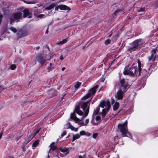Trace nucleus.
<instances>
[{
  "label": "nucleus",
  "instance_id": "f8f14e48",
  "mask_svg": "<svg viewBox=\"0 0 158 158\" xmlns=\"http://www.w3.org/2000/svg\"><path fill=\"white\" fill-rule=\"evenodd\" d=\"M59 151L63 155L67 154L69 153V149L67 148H59Z\"/></svg>",
  "mask_w": 158,
  "mask_h": 158
},
{
  "label": "nucleus",
  "instance_id": "a19ab883",
  "mask_svg": "<svg viewBox=\"0 0 158 158\" xmlns=\"http://www.w3.org/2000/svg\"><path fill=\"white\" fill-rule=\"evenodd\" d=\"M100 119V117L99 116H97L96 117V120L97 121L99 120Z\"/></svg>",
  "mask_w": 158,
  "mask_h": 158
},
{
  "label": "nucleus",
  "instance_id": "052dcab7",
  "mask_svg": "<svg viewBox=\"0 0 158 158\" xmlns=\"http://www.w3.org/2000/svg\"><path fill=\"white\" fill-rule=\"evenodd\" d=\"M131 85H129V88H130V86H131Z\"/></svg>",
  "mask_w": 158,
  "mask_h": 158
},
{
  "label": "nucleus",
  "instance_id": "b1692460",
  "mask_svg": "<svg viewBox=\"0 0 158 158\" xmlns=\"http://www.w3.org/2000/svg\"><path fill=\"white\" fill-rule=\"evenodd\" d=\"M125 82H126V81L124 79H122L120 80V83H121V84L122 85V87L123 86V87L126 86L127 87V86H124V85H125Z\"/></svg>",
  "mask_w": 158,
  "mask_h": 158
},
{
  "label": "nucleus",
  "instance_id": "c03bdc74",
  "mask_svg": "<svg viewBox=\"0 0 158 158\" xmlns=\"http://www.w3.org/2000/svg\"><path fill=\"white\" fill-rule=\"evenodd\" d=\"M66 134V132L65 131H64L63 133L61 134V136L62 137H63Z\"/></svg>",
  "mask_w": 158,
  "mask_h": 158
},
{
  "label": "nucleus",
  "instance_id": "f704fd0d",
  "mask_svg": "<svg viewBox=\"0 0 158 158\" xmlns=\"http://www.w3.org/2000/svg\"><path fill=\"white\" fill-rule=\"evenodd\" d=\"M39 132V130L38 129H36L34 130V135L33 137L37 133H38Z\"/></svg>",
  "mask_w": 158,
  "mask_h": 158
},
{
  "label": "nucleus",
  "instance_id": "de8ad7c7",
  "mask_svg": "<svg viewBox=\"0 0 158 158\" xmlns=\"http://www.w3.org/2000/svg\"><path fill=\"white\" fill-rule=\"evenodd\" d=\"M59 9V7H58V6L56 7L55 8V10H58Z\"/></svg>",
  "mask_w": 158,
  "mask_h": 158
},
{
  "label": "nucleus",
  "instance_id": "4d7b16f0",
  "mask_svg": "<svg viewBox=\"0 0 158 158\" xmlns=\"http://www.w3.org/2000/svg\"><path fill=\"white\" fill-rule=\"evenodd\" d=\"M31 18V15H29L28 16V18Z\"/></svg>",
  "mask_w": 158,
  "mask_h": 158
},
{
  "label": "nucleus",
  "instance_id": "dca6fc26",
  "mask_svg": "<svg viewBox=\"0 0 158 158\" xmlns=\"http://www.w3.org/2000/svg\"><path fill=\"white\" fill-rule=\"evenodd\" d=\"M56 5L55 4L52 3L50 4L48 6L45 8V9L46 10H49L55 6Z\"/></svg>",
  "mask_w": 158,
  "mask_h": 158
},
{
  "label": "nucleus",
  "instance_id": "a18cd8bd",
  "mask_svg": "<svg viewBox=\"0 0 158 158\" xmlns=\"http://www.w3.org/2000/svg\"><path fill=\"white\" fill-rule=\"evenodd\" d=\"M129 138H130L131 139H133L132 136L130 132H129Z\"/></svg>",
  "mask_w": 158,
  "mask_h": 158
},
{
  "label": "nucleus",
  "instance_id": "2f4dec72",
  "mask_svg": "<svg viewBox=\"0 0 158 158\" xmlns=\"http://www.w3.org/2000/svg\"><path fill=\"white\" fill-rule=\"evenodd\" d=\"M99 110V109L98 108H96V110L94 112V114L96 115L98 114Z\"/></svg>",
  "mask_w": 158,
  "mask_h": 158
},
{
  "label": "nucleus",
  "instance_id": "58836bf2",
  "mask_svg": "<svg viewBox=\"0 0 158 158\" xmlns=\"http://www.w3.org/2000/svg\"><path fill=\"white\" fill-rule=\"evenodd\" d=\"M44 15L40 14L37 16V17L40 18H42Z\"/></svg>",
  "mask_w": 158,
  "mask_h": 158
},
{
  "label": "nucleus",
  "instance_id": "7c9ffc66",
  "mask_svg": "<svg viewBox=\"0 0 158 158\" xmlns=\"http://www.w3.org/2000/svg\"><path fill=\"white\" fill-rule=\"evenodd\" d=\"M145 11V8H141L139 9L138 10V12L139 13H140L141 12H143Z\"/></svg>",
  "mask_w": 158,
  "mask_h": 158
},
{
  "label": "nucleus",
  "instance_id": "393cba45",
  "mask_svg": "<svg viewBox=\"0 0 158 158\" xmlns=\"http://www.w3.org/2000/svg\"><path fill=\"white\" fill-rule=\"evenodd\" d=\"M81 85V83L77 82L74 85V87L76 89H77Z\"/></svg>",
  "mask_w": 158,
  "mask_h": 158
},
{
  "label": "nucleus",
  "instance_id": "ea45409f",
  "mask_svg": "<svg viewBox=\"0 0 158 158\" xmlns=\"http://www.w3.org/2000/svg\"><path fill=\"white\" fill-rule=\"evenodd\" d=\"M85 156L84 155L83 156H78V158H85Z\"/></svg>",
  "mask_w": 158,
  "mask_h": 158
},
{
  "label": "nucleus",
  "instance_id": "4c0bfd02",
  "mask_svg": "<svg viewBox=\"0 0 158 158\" xmlns=\"http://www.w3.org/2000/svg\"><path fill=\"white\" fill-rule=\"evenodd\" d=\"M155 6L156 8L158 7V0H156V2L155 3Z\"/></svg>",
  "mask_w": 158,
  "mask_h": 158
},
{
  "label": "nucleus",
  "instance_id": "72a5a7b5",
  "mask_svg": "<svg viewBox=\"0 0 158 158\" xmlns=\"http://www.w3.org/2000/svg\"><path fill=\"white\" fill-rule=\"evenodd\" d=\"M98 135V134L97 133H94L93 134L92 137L94 139H96Z\"/></svg>",
  "mask_w": 158,
  "mask_h": 158
},
{
  "label": "nucleus",
  "instance_id": "13d9d810",
  "mask_svg": "<svg viewBox=\"0 0 158 158\" xmlns=\"http://www.w3.org/2000/svg\"><path fill=\"white\" fill-rule=\"evenodd\" d=\"M133 109V106H131V110L132 111Z\"/></svg>",
  "mask_w": 158,
  "mask_h": 158
},
{
  "label": "nucleus",
  "instance_id": "8fccbe9b",
  "mask_svg": "<svg viewBox=\"0 0 158 158\" xmlns=\"http://www.w3.org/2000/svg\"><path fill=\"white\" fill-rule=\"evenodd\" d=\"M2 132L0 133V139H1L2 137Z\"/></svg>",
  "mask_w": 158,
  "mask_h": 158
},
{
  "label": "nucleus",
  "instance_id": "4be33fe9",
  "mask_svg": "<svg viewBox=\"0 0 158 158\" xmlns=\"http://www.w3.org/2000/svg\"><path fill=\"white\" fill-rule=\"evenodd\" d=\"M54 65L52 63H50V65L48 66L47 67V69L48 71H49L51 70L54 68Z\"/></svg>",
  "mask_w": 158,
  "mask_h": 158
},
{
  "label": "nucleus",
  "instance_id": "39448f33",
  "mask_svg": "<svg viewBox=\"0 0 158 158\" xmlns=\"http://www.w3.org/2000/svg\"><path fill=\"white\" fill-rule=\"evenodd\" d=\"M157 50V48H156L151 50V55L149 56L148 58V64L149 65L148 70L150 69V68L152 66L151 64L152 63L158 59V53H156Z\"/></svg>",
  "mask_w": 158,
  "mask_h": 158
},
{
  "label": "nucleus",
  "instance_id": "1a4fd4ad",
  "mask_svg": "<svg viewBox=\"0 0 158 158\" xmlns=\"http://www.w3.org/2000/svg\"><path fill=\"white\" fill-rule=\"evenodd\" d=\"M23 13L22 12H16L14 14L12 17L10 18L11 21L10 23H11L14 22V19L12 18H14V19L15 20H18L21 18L22 17Z\"/></svg>",
  "mask_w": 158,
  "mask_h": 158
},
{
  "label": "nucleus",
  "instance_id": "aec40b11",
  "mask_svg": "<svg viewBox=\"0 0 158 158\" xmlns=\"http://www.w3.org/2000/svg\"><path fill=\"white\" fill-rule=\"evenodd\" d=\"M123 73L125 75L128 74V67L126 66L124 69Z\"/></svg>",
  "mask_w": 158,
  "mask_h": 158
},
{
  "label": "nucleus",
  "instance_id": "5fc2aeb1",
  "mask_svg": "<svg viewBox=\"0 0 158 158\" xmlns=\"http://www.w3.org/2000/svg\"><path fill=\"white\" fill-rule=\"evenodd\" d=\"M4 89V88H1V89H0V91L1 92L2 90H3Z\"/></svg>",
  "mask_w": 158,
  "mask_h": 158
},
{
  "label": "nucleus",
  "instance_id": "a878e982",
  "mask_svg": "<svg viewBox=\"0 0 158 158\" xmlns=\"http://www.w3.org/2000/svg\"><path fill=\"white\" fill-rule=\"evenodd\" d=\"M55 144V143L53 142L50 145V149L49 151H50L51 149H54L56 148V147L54 146V144Z\"/></svg>",
  "mask_w": 158,
  "mask_h": 158
},
{
  "label": "nucleus",
  "instance_id": "69168bd1",
  "mask_svg": "<svg viewBox=\"0 0 158 158\" xmlns=\"http://www.w3.org/2000/svg\"><path fill=\"white\" fill-rule=\"evenodd\" d=\"M1 87V85H0V88Z\"/></svg>",
  "mask_w": 158,
  "mask_h": 158
},
{
  "label": "nucleus",
  "instance_id": "c85d7f7f",
  "mask_svg": "<svg viewBox=\"0 0 158 158\" xmlns=\"http://www.w3.org/2000/svg\"><path fill=\"white\" fill-rule=\"evenodd\" d=\"M86 133L84 131H81L80 132V135H85Z\"/></svg>",
  "mask_w": 158,
  "mask_h": 158
},
{
  "label": "nucleus",
  "instance_id": "5701e85b",
  "mask_svg": "<svg viewBox=\"0 0 158 158\" xmlns=\"http://www.w3.org/2000/svg\"><path fill=\"white\" fill-rule=\"evenodd\" d=\"M39 143V141L38 140H37L34 142L33 143L32 145V147L33 149H34L35 147L38 145Z\"/></svg>",
  "mask_w": 158,
  "mask_h": 158
},
{
  "label": "nucleus",
  "instance_id": "cd10ccee",
  "mask_svg": "<svg viewBox=\"0 0 158 158\" xmlns=\"http://www.w3.org/2000/svg\"><path fill=\"white\" fill-rule=\"evenodd\" d=\"M16 67L15 64L11 65L10 67V69L12 70H13L15 69Z\"/></svg>",
  "mask_w": 158,
  "mask_h": 158
},
{
  "label": "nucleus",
  "instance_id": "864d4df0",
  "mask_svg": "<svg viewBox=\"0 0 158 158\" xmlns=\"http://www.w3.org/2000/svg\"><path fill=\"white\" fill-rule=\"evenodd\" d=\"M48 33V29L45 32V34H47Z\"/></svg>",
  "mask_w": 158,
  "mask_h": 158
},
{
  "label": "nucleus",
  "instance_id": "603ef678",
  "mask_svg": "<svg viewBox=\"0 0 158 158\" xmlns=\"http://www.w3.org/2000/svg\"><path fill=\"white\" fill-rule=\"evenodd\" d=\"M65 69V67H63V68H62V69H62V71H64V70Z\"/></svg>",
  "mask_w": 158,
  "mask_h": 158
},
{
  "label": "nucleus",
  "instance_id": "6ab92c4d",
  "mask_svg": "<svg viewBox=\"0 0 158 158\" xmlns=\"http://www.w3.org/2000/svg\"><path fill=\"white\" fill-rule=\"evenodd\" d=\"M119 106V103L117 102H116L113 106V110H116Z\"/></svg>",
  "mask_w": 158,
  "mask_h": 158
},
{
  "label": "nucleus",
  "instance_id": "c756f323",
  "mask_svg": "<svg viewBox=\"0 0 158 158\" xmlns=\"http://www.w3.org/2000/svg\"><path fill=\"white\" fill-rule=\"evenodd\" d=\"M10 29L12 31H13L14 33H15L17 31V30L15 28L13 27H11L10 28Z\"/></svg>",
  "mask_w": 158,
  "mask_h": 158
},
{
  "label": "nucleus",
  "instance_id": "0eeeda50",
  "mask_svg": "<svg viewBox=\"0 0 158 158\" xmlns=\"http://www.w3.org/2000/svg\"><path fill=\"white\" fill-rule=\"evenodd\" d=\"M52 56H50L49 58L46 59V56L44 54H40L36 57L35 58V60L38 61L39 63L43 64L47 60H49L52 58Z\"/></svg>",
  "mask_w": 158,
  "mask_h": 158
},
{
  "label": "nucleus",
  "instance_id": "37998d69",
  "mask_svg": "<svg viewBox=\"0 0 158 158\" xmlns=\"http://www.w3.org/2000/svg\"><path fill=\"white\" fill-rule=\"evenodd\" d=\"M86 133V134L85 135H86L87 136H88V137L90 136L91 135V133H90L88 132H87Z\"/></svg>",
  "mask_w": 158,
  "mask_h": 158
},
{
  "label": "nucleus",
  "instance_id": "49530a36",
  "mask_svg": "<svg viewBox=\"0 0 158 158\" xmlns=\"http://www.w3.org/2000/svg\"><path fill=\"white\" fill-rule=\"evenodd\" d=\"M60 59L61 60H62L64 59V57L62 56H61L60 57Z\"/></svg>",
  "mask_w": 158,
  "mask_h": 158
},
{
  "label": "nucleus",
  "instance_id": "680f3d73",
  "mask_svg": "<svg viewBox=\"0 0 158 158\" xmlns=\"http://www.w3.org/2000/svg\"><path fill=\"white\" fill-rule=\"evenodd\" d=\"M111 36V35H109V37H110V36Z\"/></svg>",
  "mask_w": 158,
  "mask_h": 158
},
{
  "label": "nucleus",
  "instance_id": "f03ea898",
  "mask_svg": "<svg viewBox=\"0 0 158 158\" xmlns=\"http://www.w3.org/2000/svg\"><path fill=\"white\" fill-rule=\"evenodd\" d=\"M137 63L133 64L132 67L129 68V75L133 76H139L141 74L142 64L139 60H138Z\"/></svg>",
  "mask_w": 158,
  "mask_h": 158
},
{
  "label": "nucleus",
  "instance_id": "0e129e2a",
  "mask_svg": "<svg viewBox=\"0 0 158 158\" xmlns=\"http://www.w3.org/2000/svg\"><path fill=\"white\" fill-rule=\"evenodd\" d=\"M144 77H146V75H144Z\"/></svg>",
  "mask_w": 158,
  "mask_h": 158
},
{
  "label": "nucleus",
  "instance_id": "6e6d98bb",
  "mask_svg": "<svg viewBox=\"0 0 158 158\" xmlns=\"http://www.w3.org/2000/svg\"><path fill=\"white\" fill-rule=\"evenodd\" d=\"M76 139H74V138L73 136V139H72V141L73 142Z\"/></svg>",
  "mask_w": 158,
  "mask_h": 158
},
{
  "label": "nucleus",
  "instance_id": "c9c22d12",
  "mask_svg": "<svg viewBox=\"0 0 158 158\" xmlns=\"http://www.w3.org/2000/svg\"><path fill=\"white\" fill-rule=\"evenodd\" d=\"M89 122V119H86L85 121V123L86 124L85 126H87Z\"/></svg>",
  "mask_w": 158,
  "mask_h": 158
},
{
  "label": "nucleus",
  "instance_id": "423d86ee",
  "mask_svg": "<svg viewBox=\"0 0 158 158\" xmlns=\"http://www.w3.org/2000/svg\"><path fill=\"white\" fill-rule=\"evenodd\" d=\"M99 106L103 108L101 114L102 116L103 117L105 116L107 111L110 107V103L109 101H104L101 102Z\"/></svg>",
  "mask_w": 158,
  "mask_h": 158
},
{
  "label": "nucleus",
  "instance_id": "79ce46f5",
  "mask_svg": "<svg viewBox=\"0 0 158 158\" xmlns=\"http://www.w3.org/2000/svg\"><path fill=\"white\" fill-rule=\"evenodd\" d=\"M13 137H14V136H13V135H11V136H8V137H7L6 138V139H11V138H13Z\"/></svg>",
  "mask_w": 158,
  "mask_h": 158
},
{
  "label": "nucleus",
  "instance_id": "3c124183",
  "mask_svg": "<svg viewBox=\"0 0 158 158\" xmlns=\"http://www.w3.org/2000/svg\"><path fill=\"white\" fill-rule=\"evenodd\" d=\"M20 137H17L16 138V140L17 141L20 138Z\"/></svg>",
  "mask_w": 158,
  "mask_h": 158
},
{
  "label": "nucleus",
  "instance_id": "bb28decb",
  "mask_svg": "<svg viewBox=\"0 0 158 158\" xmlns=\"http://www.w3.org/2000/svg\"><path fill=\"white\" fill-rule=\"evenodd\" d=\"M80 135L78 134H76L73 135V137L75 139H79L80 137Z\"/></svg>",
  "mask_w": 158,
  "mask_h": 158
},
{
  "label": "nucleus",
  "instance_id": "6e6552de",
  "mask_svg": "<svg viewBox=\"0 0 158 158\" xmlns=\"http://www.w3.org/2000/svg\"><path fill=\"white\" fill-rule=\"evenodd\" d=\"M98 87V85H97L93 88L90 89L89 91L88 94L85 95L82 98L83 100H85L86 99L92 96H94V94L96 92V89Z\"/></svg>",
  "mask_w": 158,
  "mask_h": 158
},
{
  "label": "nucleus",
  "instance_id": "9d476101",
  "mask_svg": "<svg viewBox=\"0 0 158 158\" xmlns=\"http://www.w3.org/2000/svg\"><path fill=\"white\" fill-rule=\"evenodd\" d=\"M127 90V87L124 86L123 87V91L121 90H119L117 93L116 95V98L118 99H121L123 98V94Z\"/></svg>",
  "mask_w": 158,
  "mask_h": 158
},
{
  "label": "nucleus",
  "instance_id": "4468645a",
  "mask_svg": "<svg viewBox=\"0 0 158 158\" xmlns=\"http://www.w3.org/2000/svg\"><path fill=\"white\" fill-rule=\"evenodd\" d=\"M59 9L61 10H69V8L65 5H60L58 6Z\"/></svg>",
  "mask_w": 158,
  "mask_h": 158
},
{
  "label": "nucleus",
  "instance_id": "473e14b6",
  "mask_svg": "<svg viewBox=\"0 0 158 158\" xmlns=\"http://www.w3.org/2000/svg\"><path fill=\"white\" fill-rule=\"evenodd\" d=\"M110 40L109 39H108L106 40H105V44L106 45L109 44L110 43Z\"/></svg>",
  "mask_w": 158,
  "mask_h": 158
},
{
  "label": "nucleus",
  "instance_id": "412c9836",
  "mask_svg": "<svg viewBox=\"0 0 158 158\" xmlns=\"http://www.w3.org/2000/svg\"><path fill=\"white\" fill-rule=\"evenodd\" d=\"M68 40V39H64L62 41L58 42L57 44H62L66 43Z\"/></svg>",
  "mask_w": 158,
  "mask_h": 158
},
{
  "label": "nucleus",
  "instance_id": "bf43d9fd",
  "mask_svg": "<svg viewBox=\"0 0 158 158\" xmlns=\"http://www.w3.org/2000/svg\"><path fill=\"white\" fill-rule=\"evenodd\" d=\"M64 0H61L60 1V2H63L64 1Z\"/></svg>",
  "mask_w": 158,
  "mask_h": 158
},
{
  "label": "nucleus",
  "instance_id": "e433bc0d",
  "mask_svg": "<svg viewBox=\"0 0 158 158\" xmlns=\"http://www.w3.org/2000/svg\"><path fill=\"white\" fill-rule=\"evenodd\" d=\"M24 2L26 3L29 4H32L34 3L32 1H26Z\"/></svg>",
  "mask_w": 158,
  "mask_h": 158
},
{
  "label": "nucleus",
  "instance_id": "09e8293b",
  "mask_svg": "<svg viewBox=\"0 0 158 158\" xmlns=\"http://www.w3.org/2000/svg\"><path fill=\"white\" fill-rule=\"evenodd\" d=\"M119 11L118 10L115 11V12L114 13V15H116L117 14V13Z\"/></svg>",
  "mask_w": 158,
  "mask_h": 158
},
{
  "label": "nucleus",
  "instance_id": "ddd939ff",
  "mask_svg": "<svg viewBox=\"0 0 158 158\" xmlns=\"http://www.w3.org/2000/svg\"><path fill=\"white\" fill-rule=\"evenodd\" d=\"M28 35V33L26 31H20L17 33V36L19 38L26 36Z\"/></svg>",
  "mask_w": 158,
  "mask_h": 158
},
{
  "label": "nucleus",
  "instance_id": "e2e57ef3",
  "mask_svg": "<svg viewBox=\"0 0 158 158\" xmlns=\"http://www.w3.org/2000/svg\"><path fill=\"white\" fill-rule=\"evenodd\" d=\"M130 109H129V113H130Z\"/></svg>",
  "mask_w": 158,
  "mask_h": 158
},
{
  "label": "nucleus",
  "instance_id": "f3484780",
  "mask_svg": "<svg viewBox=\"0 0 158 158\" xmlns=\"http://www.w3.org/2000/svg\"><path fill=\"white\" fill-rule=\"evenodd\" d=\"M23 16L24 18L27 17V16L29 15L30 14L29 10H28L27 9L24 10H23Z\"/></svg>",
  "mask_w": 158,
  "mask_h": 158
},
{
  "label": "nucleus",
  "instance_id": "a211bd4d",
  "mask_svg": "<svg viewBox=\"0 0 158 158\" xmlns=\"http://www.w3.org/2000/svg\"><path fill=\"white\" fill-rule=\"evenodd\" d=\"M31 138V137H29L27 138L25 140V141L24 143V146L26 145L32 139V138Z\"/></svg>",
  "mask_w": 158,
  "mask_h": 158
},
{
  "label": "nucleus",
  "instance_id": "2eb2a0df",
  "mask_svg": "<svg viewBox=\"0 0 158 158\" xmlns=\"http://www.w3.org/2000/svg\"><path fill=\"white\" fill-rule=\"evenodd\" d=\"M136 94L135 92H133L130 95H129V97H130L129 99H130L131 101H132L134 100V97Z\"/></svg>",
  "mask_w": 158,
  "mask_h": 158
},
{
  "label": "nucleus",
  "instance_id": "7ed1b4c3",
  "mask_svg": "<svg viewBox=\"0 0 158 158\" xmlns=\"http://www.w3.org/2000/svg\"><path fill=\"white\" fill-rule=\"evenodd\" d=\"M145 43L144 40L142 39H137L131 43L130 46H129V51L131 52L135 50L138 48L139 46Z\"/></svg>",
  "mask_w": 158,
  "mask_h": 158
},
{
  "label": "nucleus",
  "instance_id": "f257e3e1",
  "mask_svg": "<svg viewBox=\"0 0 158 158\" xmlns=\"http://www.w3.org/2000/svg\"><path fill=\"white\" fill-rule=\"evenodd\" d=\"M91 99V98L90 99L88 100L87 102H84L81 105V108L82 109L83 112L81 110L79 107H77L75 108L73 113L71 114V118L73 119L76 123L79 124V125H80L79 127L83 126H85L86 124L83 122L80 123V121L81 120H80L75 116V112L77 113L79 115L82 116L83 118L86 117L88 115L89 110L90 104L89 103V102L90 101Z\"/></svg>",
  "mask_w": 158,
  "mask_h": 158
},
{
  "label": "nucleus",
  "instance_id": "20e7f679",
  "mask_svg": "<svg viewBox=\"0 0 158 158\" xmlns=\"http://www.w3.org/2000/svg\"><path fill=\"white\" fill-rule=\"evenodd\" d=\"M127 124V121H126L123 123H119L118 125V129L123 137L127 136L128 132Z\"/></svg>",
  "mask_w": 158,
  "mask_h": 158
},
{
  "label": "nucleus",
  "instance_id": "9b49d317",
  "mask_svg": "<svg viewBox=\"0 0 158 158\" xmlns=\"http://www.w3.org/2000/svg\"><path fill=\"white\" fill-rule=\"evenodd\" d=\"M64 128L68 129H70L72 131H74L75 132H77L78 131V128H75L73 126L71 125L70 123L69 122L66 123L64 126Z\"/></svg>",
  "mask_w": 158,
  "mask_h": 158
}]
</instances>
